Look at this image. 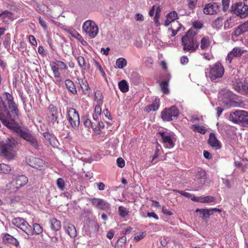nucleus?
<instances>
[{
  "label": "nucleus",
  "instance_id": "30",
  "mask_svg": "<svg viewBox=\"0 0 248 248\" xmlns=\"http://www.w3.org/2000/svg\"><path fill=\"white\" fill-rule=\"evenodd\" d=\"M58 113L51 114L47 113V117L48 118L49 123L52 126L55 127L59 124V121L58 120Z\"/></svg>",
  "mask_w": 248,
  "mask_h": 248
},
{
  "label": "nucleus",
  "instance_id": "20",
  "mask_svg": "<svg viewBox=\"0 0 248 248\" xmlns=\"http://www.w3.org/2000/svg\"><path fill=\"white\" fill-rule=\"evenodd\" d=\"M193 201L200 202V203H211L215 202L216 199L214 197L212 196H200L195 197L193 196L191 198Z\"/></svg>",
  "mask_w": 248,
  "mask_h": 248
},
{
  "label": "nucleus",
  "instance_id": "45",
  "mask_svg": "<svg viewBox=\"0 0 248 248\" xmlns=\"http://www.w3.org/2000/svg\"><path fill=\"white\" fill-rule=\"evenodd\" d=\"M57 186L61 190H63L65 188V182L62 178H59L57 180Z\"/></svg>",
  "mask_w": 248,
  "mask_h": 248
},
{
  "label": "nucleus",
  "instance_id": "53",
  "mask_svg": "<svg viewBox=\"0 0 248 248\" xmlns=\"http://www.w3.org/2000/svg\"><path fill=\"white\" fill-rule=\"evenodd\" d=\"M203 26V24L202 21H197L193 23V28H191V29H193L195 30V31H197L196 29H200L202 28Z\"/></svg>",
  "mask_w": 248,
  "mask_h": 248
},
{
  "label": "nucleus",
  "instance_id": "62",
  "mask_svg": "<svg viewBox=\"0 0 248 248\" xmlns=\"http://www.w3.org/2000/svg\"><path fill=\"white\" fill-rule=\"evenodd\" d=\"M29 39L30 42L33 45V46H36L37 45V42L36 40L33 35H30L29 36Z\"/></svg>",
  "mask_w": 248,
  "mask_h": 248
},
{
  "label": "nucleus",
  "instance_id": "49",
  "mask_svg": "<svg viewBox=\"0 0 248 248\" xmlns=\"http://www.w3.org/2000/svg\"><path fill=\"white\" fill-rule=\"evenodd\" d=\"M168 17V20L173 21L177 17V14L175 11L170 12L167 15V16Z\"/></svg>",
  "mask_w": 248,
  "mask_h": 248
},
{
  "label": "nucleus",
  "instance_id": "23",
  "mask_svg": "<svg viewBox=\"0 0 248 248\" xmlns=\"http://www.w3.org/2000/svg\"><path fill=\"white\" fill-rule=\"evenodd\" d=\"M31 231L28 232L27 234L28 235H32L33 234L39 235L43 232V228L38 223H34L33 224L32 227L30 225Z\"/></svg>",
  "mask_w": 248,
  "mask_h": 248
},
{
  "label": "nucleus",
  "instance_id": "39",
  "mask_svg": "<svg viewBox=\"0 0 248 248\" xmlns=\"http://www.w3.org/2000/svg\"><path fill=\"white\" fill-rule=\"evenodd\" d=\"M169 83L167 80L162 81L160 84V86L162 92L164 94H168L169 93V90L168 89Z\"/></svg>",
  "mask_w": 248,
  "mask_h": 248
},
{
  "label": "nucleus",
  "instance_id": "11",
  "mask_svg": "<svg viewBox=\"0 0 248 248\" xmlns=\"http://www.w3.org/2000/svg\"><path fill=\"white\" fill-rule=\"evenodd\" d=\"M90 201L92 205L98 209L106 212L110 209V204L103 199L94 198L91 199Z\"/></svg>",
  "mask_w": 248,
  "mask_h": 248
},
{
  "label": "nucleus",
  "instance_id": "9",
  "mask_svg": "<svg viewBox=\"0 0 248 248\" xmlns=\"http://www.w3.org/2000/svg\"><path fill=\"white\" fill-rule=\"evenodd\" d=\"M19 136L26 140L33 148L38 149L39 147L36 138L28 131L22 130L19 132Z\"/></svg>",
  "mask_w": 248,
  "mask_h": 248
},
{
  "label": "nucleus",
  "instance_id": "10",
  "mask_svg": "<svg viewBox=\"0 0 248 248\" xmlns=\"http://www.w3.org/2000/svg\"><path fill=\"white\" fill-rule=\"evenodd\" d=\"M17 144L16 140L14 138L10 137L8 138L5 143L2 146L1 149V153L5 156H8L10 154V151L16 147Z\"/></svg>",
  "mask_w": 248,
  "mask_h": 248
},
{
  "label": "nucleus",
  "instance_id": "28",
  "mask_svg": "<svg viewBox=\"0 0 248 248\" xmlns=\"http://www.w3.org/2000/svg\"><path fill=\"white\" fill-rule=\"evenodd\" d=\"M247 31H248V22H246L236 29L233 34L235 36H238Z\"/></svg>",
  "mask_w": 248,
  "mask_h": 248
},
{
  "label": "nucleus",
  "instance_id": "22",
  "mask_svg": "<svg viewBox=\"0 0 248 248\" xmlns=\"http://www.w3.org/2000/svg\"><path fill=\"white\" fill-rule=\"evenodd\" d=\"M14 14L8 10L0 13V20L4 23L8 24L10 20L13 19Z\"/></svg>",
  "mask_w": 248,
  "mask_h": 248
},
{
  "label": "nucleus",
  "instance_id": "60",
  "mask_svg": "<svg viewBox=\"0 0 248 248\" xmlns=\"http://www.w3.org/2000/svg\"><path fill=\"white\" fill-rule=\"evenodd\" d=\"M94 64L96 66V67L98 69V70L100 71L101 73L104 76L105 75V73L104 71L103 68H102L101 65L99 63V62L96 61H94Z\"/></svg>",
  "mask_w": 248,
  "mask_h": 248
},
{
  "label": "nucleus",
  "instance_id": "42",
  "mask_svg": "<svg viewBox=\"0 0 248 248\" xmlns=\"http://www.w3.org/2000/svg\"><path fill=\"white\" fill-rule=\"evenodd\" d=\"M11 42V34L10 33L6 34L4 39L3 42V44L6 48H8L10 46Z\"/></svg>",
  "mask_w": 248,
  "mask_h": 248
},
{
  "label": "nucleus",
  "instance_id": "32",
  "mask_svg": "<svg viewBox=\"0 0 248 248\" xmlns=\"http://www.w3.org/2000/svg\"><path fill=\"white\" fill-rule=\"evenodd\" d=\"M118 87L123 93H126L129 90V85L125 80H122L118 83Z\"/></svg>",
  "mask_w": 248,
  "mask_h": 248
},
{
  "label": "nucleus",
  "instance_id": "6",
  "mask_svg": "<svg viewBox=\"0 0 248 248\" xmlns=\"http://www.w3.org/2000/svg\"><path fill=\"white\" fill-rule=\"evenodd\" d=\"M67 119L74 129H78L79 125V116L78 112L74 108H69L67 111Z\"/></svg>",
  "mask_w": 248,
  "mask_h": 248
},
{
  "label": "nucleus",
  "instance_id": "54",
  "mask_svg": "<svg viewBox=\"0 0 248 248\" xmlns=\"http://www.w3.org/2000/svg\"><path fill=\"white\" fill-rule=\"evenodd\" d=\"M52 71H53V74L60 72L59 70V68L56 65V64L54 62H52L50 64Z\"/></svg>",
  "mask_w": 248,
  "mask_h": 248
},
{
  "label": "nucleus",
  "instance_id": "1",
  "mask_svg": "<svg viewBox=\"0 0 248 248\" xmlns=\"http://www.w3.org/2000/svg\"><path fill=\"white\" fill-rule=\"evenodd\" d=\"M198 32L193 29H190L182 37V45L183 50L190 52L195 51L199 47L197 41Z\"/></svg>",
  "mask_w": 248,
  "mask_h": 248
},
{
  "label": "nucleus",
  "instance_id": "12",
  "mask_svg": "<svg viewBox=\"0 0 248 248\" xmlns=\"http://www.w3.org/2000/svg\"><path fill=\"white\" fill-rule=\"evenodd\" d=\"M220 94L222 95V102L227 107H232L235 106L234 101V94L230 91L226 89L222 90Z\"/></svg>",
  "mask_w": 248,
  "mask_h": 248
},
{
  "label": "nucleus",
  "instance_id": "31",
  "mask_svg": "<svg viewBox=\"0 0 248 248\" xmlns=\"http://www.w3.org/2000/svg\"><path fill=\"white\" fill-rule=\"evenodd\" d=\"M49 222L51 224V228L53 231H57L61 228V221L56 218H52Z\"/></svg>",
  "mask_w": 248,
  "mask_h": 248
},
{
  "label": "nucleus",
  "instance_id": "37",
  "mask_svg": "<svg viewBox=\"0 0 248 248\" xmlns=\"http://www.w3.org/2000/svg\"><path fill=\"white\" fill-rule=\"evenodd\" d=\"M94 97L97 101V104L102 105L103 102V96L100 91L97 90L95 92Z\"/></svg>",
  "mask_w": 248,
  "mask_h": 248
},
{
  "label": "nucleus",
  "instance_id": "34",
  "mask_svg": "<svg viewBox=\"0 0 248 248\" xmlns=\"http://www.w3.org/2000/svg\"><path fill=\"white\" fill-rule=\"evenodd\" d=\"M80 87L85 94L90 93V87L87 81L85 80L82 79L79 82Z\"/></svg>",
  "mask_w": 248,
  "mask_h": 248
},
{
  "label": "nucleus",
  "instance_id": "16",
  "mask_svg": "<svg viewBox=\"0 0 248 248\" xmlns=\"http://www.w3.org/2000/svg\"><path fill=\"white\" fill-rule=\"evenodd\" d=\"M26 162L30 166L39 170L44 168V161L39 158L31 156L26 159Z\"/></svg>",
  "mask_w": 248,
  "mask_h": 248
},
{
  "label": "nucleus",
  "instance_id": "36",
  "mask_svg": "<svg viewBox=\"0 0 248 248\" xmlns=\"http://www.w3.org/2000/svg\"><path fill=\"white\" fill-rule=\"evenodd\" d=\"M131 80L135 85H138L142 81L141 77L136 73L131 75Z\"/></svg>",
  "mask_w": 248,
  "mask_h": 248
},
{
  "label": "nucleus",
  "instance_id": "3",
  "mask_svg": "<svg viewBox=\"0 0 248 248\" xmlns=\"http://www.w3.org/2000/svg\"><path fill=\"white\" fill-rule=\"evenodd\" d=\"M82 28L91 38H95L98 33V27L96 24L93 20L85 21L83 24Z\"/></svg>",
  "mask_w": 248,
  "mask_h": 248
},
{
  "label": "nucleus",
  "instance_id": "64",
  "mask_svg": "<svg viewBox=\"0 0 248 248\" xmlns=\"http://www.w3.org/2000/svg\"><path fill=\"white\" fill-rule=\"evenodd\" d=\"M162 212L164 214L169 216L173 214L171 211L169 210L165 206H163L162 207Z\"/></svg>",
  "mask_w": 248,
  "mask_h": 248
},
{
  "label": "nucleus",
  "instance_id": "46",
  "mask_svg": "<svg viewBox=\"0 0 248 248\" xmlns=\"http://www.w3.org/2000/svg\"><path fill=\"white\" fill-rule=\"evenodd\" d=\"M54 62L56 64V65L58 67L60 70H64L67 69L66 64L61 61H57Z\"/></svg>",
  "mask_w": 248,
  "mask_h": 248
},
{
  "label": "nucleus",
  "instance_id": "33",
  "mask_svg": "<svg viewBox=\"0 0 248 248\" xmlns=\"http://www.w3.org/2000/svg\"><path fill=\"white\" fill-rule=\"evenodd\" d=\"M210 45V41L208 37H204L201 40V48L202 50H207Z\"/></svg>",
  "mask_w": 248,
  "mask_h": 248
},
{
  "label": "nucleus",
  "instance_id": "29",
  "mask_svg": "<svg viewBox=\"0 0 248 248\" xmlns=\"http://www.w3.org/2000/svg\"><path fill=\"white\" fill-rule=\"evenodd\" d=\"M65 85L68 90L74 94H77V91L74 82L70 79H66Z\"/></svg>",
  "mask_w": 248,
  "mask_h": 248
},
{
  "label": "nucleus",
  "instance_id": "59",
  "mask_svg": "<svg viewBox=\"0 0 248 248\" xmlns=\"http://www.w3.org/2000/svg\"><path fill=\"white\" fill-rule=\"evenodd\" d=\"M101 105H99V104H97V105H96L95 107V109H94L95 114H97L99 116L101 115V112H102V109H101Z\"/></svg>",
  "mask_w": 248,
  "mask_h": 248
},
{
  "label": "nucleus",
  "instance_id": "5",
  "mask_svg": "<svg viewBox=\"0 0 248 248\" xmlns=\"http://www.w3.org/2000/svg\"><path fill=\"white\" fill-rule=\"evenodd\" d=\"M7 101H4L3 103L0 106V120H1L2 123H5V121L11 122L14 121L16 117H17V116H15L13 113V116L11 115L8 109ZM12 113H13L11 111Z\"/></svg>",
  "mask_w": 248,
  "mask_h": 248
},
{
  "label": "nucleus",
  "instance_id": "13",
  "mask_svg": "<svg viewBox=\"0 0 248 248\" xmlns=\"http://www.w3.org/2000/svg\"><path fill=\"white\" fill-rule=\"evenodd\" d=\"M12 223L16 227L22 230L26 234L31 231L30 225L23 218L15 217L12 219Z\"/></svg>",
  "mask_w": 248,
  "mask_h": 248
},
{
  "label": "nucleus",
  "instance_id": "24",
  "mask_svg": "<svg viewBox=\"0 0 248 248\" xmlns=\"http://www.w3.org/2000/svg\"><path fill=\"white\" fill-rule=\"evenodd\" d=\"M7 127L15 131L18 135H19V132L22 131V129L18 124L15 123V120L11 122L5 121V123H2Z\"/></svg>",
  "mask_w": 248,
  "mask_h": 248
},
{
  "label": "nucleus",
  "instance_id": "25",
  "mask_svg": "<svg viewBox=\"0 0 248 248\" xmlns=\"http://www.w3.org/2000/svg\"><path fill=\"white\" fill-rule=\"evenodd\" d=\"M237 24V16H232L229 17L224 23V29L227 30L232 28Z\"/></svg>",
  "mask_w": 248,
  "mask_h": 248
},
{
  "label": "nucleus",
  "instance_id": "27",
  "mask_svg": "<svg viewBox=\"0 0 248 248\" xmlns=\"http://www.w3.org/2000/svg\"><path fill=\"white\" fill-rule=\"evenodd\" d=\"M77 60L78 64V66L81 69L82 72L87 71L90 69L89 64H87L85 62L84 58L81 56H79L77 57Z\"/></svg>",
  "mask_w": 248,
  "mask_h": 248
},
{
  "label": "nucleus",
  "instance_id": "19",
  "mask_svg": "<svg viewBox=\"0 0 248 248\" xmlns=\"http://www.w3.org/2000/svg\"><path fill=\"white\" fill-rule=\"evenodd\" d=\"M207 142L212 148L216 150H219L222 147L221 142L217 140L214 133H211L209 134Z\"/></svg>",
  "mask_w": 248,
  "mask_h": 248
},
{
  "label": "nucleus",
  "instance_id": "52",
  "mask_svg": "<svg viewBox=\"0 0 248 248\" xmlns=\"http://www.w3.org/2000/svg\"><path fill=\"white\" fill-rule=\"evenodd\" d=\"M48 113L56 114L58 113V109L56 107L53 105L51 104L49 106L48 108Z\"/></svg>",
  "mask_w": 248,
  "mask_h": 248
},
{
  "label": "nucleus",
  "instance_id": "56",
  "mask_svg": "<svg viewBox=\"0 0 248 248\" xmlns=\"http://www.w3.org/2000/svg\"><path fill=\"white\" fill-rule=\"evenodd\" d=\"M176 24L178 26V28L176 30L173 29L172 27H171V31H172V34H171V36L172 37H173V36H175L176 35L178 31L180 29V28H181V27L182 26V25L179 24L177 22H176Z\"/></svg>",
  "mask_w": 248,
  "mask_h": 248
},
{
  "label": "nucleus",
  "instance_id": "26",
  "mask_svg": "<svg viewBox=\"0 0 248 248\" xmlns=\"http://www.w3.org/2000/svg\"><path fill=\"white\" fill-rule=\"evenodd\" d=\"M64 228L71 238H74L77 236V230L74 225L71 223H66L64 224Z\"/></svg>",
  "mask_w": 248,
  "mask_h": 248
},
{
  "label": "nucleus",
  "instance_id": "2",
  "mask_svg": "<svg viewBox=\"0 0 248 248\" xmlns=\"http://www.w3.org/2000/svg\"><path fill=\"white\" fill-rule=\"evenodd\" d=\"M206 76L214 82H218L224 73V68L219 62L209 66V71L206 72Z\"/></svg>",
  "mask_w": 248,
  "mask_h": 248
},
{
  "label": "nucleus",
  "instance_id": "4",
  "mask_svg": "<svg viewBox=\"0 0 248 248\" xmlns=\"http://www.w3.org/2000/svg\"><path fill=\"white\" fill-rule=\"evenodd\" d=\"M231 11L235 16L244 18L248 16V6L242 2L235 3L231 6Z\"/></svg>",
  "mask_w": 248,
  "mask_h": 248
},
{
  "label": "nucleus",
  "instance_id": "48",
  "mask_svg": "<svg viewBox=\"0 0 248 248\" xmlns=\"http://www.w3.org/2000/svg\"><path fill=\"white\" fill-rule=\"evenodd\" d=\"M230 0H222V7L221 9L223 12H226L229 8Z\"/></svg>",
  "mask_w": 248,
  "mask_h": 248
},
{
  "label": "nucleus",
  "instance_id": "44",
  "mask_svg": "<svg viewBox=\"0 0 248 248\" xmlns=\"http://www.w3.org/2000/svg\"><path fill=\"white\" fill-rule=\"evenodd\" d=\"M231 51L235 57H240L244 52L239 47H235Z\"/></svg>",
  "mask_w": 248,
  "mask_h": 248
},
{
  "label": "nucleus",
  "instance_id": "18",
  "mask_svg": "<svg viewBox=\"0 0 248 248\" xmlns=\"http://www.w3.org/2000/svg\"><path fill=\"white\" fill-rule=\"evenodd\" d=\"M28 182V178L25 175H21L16 177L12 180L11 185L16 190L26 185Z\"/></svg>",
  "mask_w": 248,
  "mask_h": 248
},
{
  "label": "nucleus",
  "instance_id": "17",
  "mask_svg": "<svg viewBox=\"0 0 248 248\" xmlns=\"http://www.w3.org/2000/svg\"><path fill=\"white\" fill-rule=\"evenodd\" d=\"M221 10V7L218 3H209L205 5L203 12L207 15H214L218 13Z\"/></svg>",
  "mask_w": 248,
  "mask_h": 248
},
{
  "label": "nucleus",
  "instance_id": "61",
  "mask_svg": "<svg viewBox=\"0 0 248 248\" xmlns=\"http://www.w3.org/2000/svg\"><path fill=\"white\" fill-rule=\"evenodd\" d=\"M178 193L180 194L181 195L184 196L185 197L188 198H193V195L190 194L189 193L185 192L183 191H178Z\"/></svg>",
  "mask_w": 248,
  "mask_h": 248
},
{
  "label": "nucleus",
  "instance_id": "58",
  "mask_svg": "<svg viewBox=\"0 0 248 248\" xmlns=\"http://www.w3.org/2000/svg\"><path fill=\"white\" fill-rule=\"evenodd\" d=\"M146 235V233L145 232H140V233L139 234H136L135 235V237H134V239L138 241H140V240H141L142 239H143Z\"/></svg>",
  "mask_w": 248,
  "mask_h": 248
},
{
  "label": "nucleus",
  "instance_id": "43",
  "mask_svg": "<svg viewBox=\"0 0 248 248\" xmlns=\"http://www.w3.org/2000/svg\"><path fill=\"white\" fill-rule=\"evenodd\" d=\"M54 78H55L53 80L54 82L58 85H60L62 82V77L60 73L59 72V73L54 74Z\"/></svg>",
  "mask_w": 248,
  "mask_h": 248
},
{
  "label": "nucleus",
  "instance_id": "55",
  "mask_svg": "<svg viewBox=\"0 0 248 248\" xmlns=\"http://www.w3.org/2000/svg\"><path fill=\"white\" fill-rule=\"evenodd\" d=\"M194 126L195 127V129H196L197 131L202 134H204L206 132V129L203 126H200L199 125H194Z\"/></svg>",
  "mask_w": 248,
  "mask_h": 248
},
{
  "label": "nucleus",
  "instance_id": "51",
  "mask_svg": "<svg viewBox=\"0 0 248 248\" xmlns=\"http://www.w3.org/2000/svg\"><path fill=\"white\" fill-rule=\"evenodd\" d=\"M0 171L5 173H9L11 170L10 167L6 164H3L2 165L0 164Z\"/></svg>",
  "mask_w": 248,
  "mask_h": 248
},
{
  "label": "nucleus",
  "instance_id": "35",
  "mask_svg": "<svg viewBox=\"0 0 248 248\" xmlns=\"http://www.w3.org/2000/svg\"><path fill=\"white\" fill-rule=\"evenodd\" d=\"M127 64L126 60L123 58H120L116 60V66L120 69H122Z\"/></svg>",
  "mask_w": 248,
  "mask_h": 248
},
{
  "label": "nucleus",
  "instance_id": "41",
  "mask_svg": "<svg viewBox=\"0 0 248 248\" xmlns=\"http://www.w3.org/2000/svg\"><path fill=\"white\" fill-rule=\"evenodd\" d=\"M129 211L124 206H120L119 207V214L123 217H125L128 215Z\"/></svg>",
  "mask_w": 248,
  "mask_h": 248
},
{
  "label": "nucleus",
  "instance_id": "63",
  "mask_svg": "<svg viewBox=\"0 0 248 248\" xmlns=\"http://www.w3.org/2000/svg\"><path fill=\"white\" fill-rule=\"evenodd\" d=\"M39 22L40 24V25L42 26V27L44 28V29H47V25L45 21L40 16L39 17Z\"/></svg>",
  "mask_w": 248,
  "mask_h": 248
},
{
  "label": "nucleus",
  "instance_id": "8",
  "mask_svg": "<svg viewBox=\"0 0 248 248\" xmlns=\"http://www.w3.org/2000/svg\"><path fill=\"white\" fill-rule=\"evenodd\" d=\"M232 78V82L234 89L241 93L248 95V83H243L239 76Z\"/></svg>",
  "mask_w": 248,
  "mask_h": 248
},
{
  "label": "nucleus",
  "instance_id": "50",
  "mask_svg": "<svg viewBox=\"0 0 248 248\" xmlns=\"http://www.w3.org/2000/svg\"><path fill=\"white\" fill-rule=\"evenodd\" d=\"M196 178L198 179H205L206 178V172L202 170L198 171L196 174Z\"/></svg>",
  "mask_w": 248,
  "mask_h": 248
},
{
  "label": "nucleus",
  "instance_id": "7",
  "mask_svg": "<svg viewBox=\"0 0 248 248\" xmlns=\"http://www.w3.org/2000/svg\"><path fill=\"white\" fill-rule=\"evenodd\" d=\"M179 114L178 109L175 106L165 109L161 114V118L164 121H170L173 118L177 117Z\"/></svg>",
  "mask_w": 248,
  "mask_h": 248
},
{
  "label": "nucleus",
  "instance_id": "15",
  "mask_svg": "<svg viewBox=\"0 0 248 248\" xmlns=\"http://www.w3.org/2000/svg\"><path fill=\"white\" fill-rule=\"evenodd\" d=\"M247 111L242 110H235L230 114L229 119L234 123H242Z\"/></svg>",
  "mask_w": 248,
  "mask_h": 248
},
{
  "label": "nucleus",
  "instance_id": "40",
  "mask_svg": "<svg viewBox=\"0 0 248 248\" xmlns=\"http://www.w3.org/2000/svg\"><path fill=\"white\" fill-rule=\"evenodd\" d=\"M159 104L155 100L154 102L151 105L147 106L146 108V110L148 112H150L151 111H155L159 108Z\"/></svg>",
  "mask_w": 248,
  "mask_h": 248
},
{
  "label": "nucleus",
  "instance_id": "14",
  "mask_svg": "<svg viewBox=\"0 0 248 248\" xmlns=\"http://www.w3.org/2000/svg\"><path fill=\"white\" fill-rule=\"evenodd\" d=\"M157 134L161 137L162 142L166 147L171 148L174 147V142L173 140L172 136L170 133L165 131H159L157 132Z\"/></svg>",
  "mask_w": 248,
  "mask_h": 248
},
{
  "label": "nucleus",
  "instance_id": "57",
  "mask_svg": "<svg viewBox=\"0 0 248 248\" xmlns=\"http://www.w3.org/2000/svg\"><path fill=\"white\" fill-rule=\"evenodd\" d=\"M117 165L122 168L125 165L124 160L121 157H119L117 159Z\"/></svg>",
  "mask_w": 248,
  "mask_h": 248
},
{
  "label": "nucleus",
  "instance_id": "21",
  "mask_svg": "<svg viewBox=\"0 0 248 248\" xmlns=\"http://www.w3.org/2000/svg\"><path fill=\"white\" fill-rule=\"evenodd\" d=\"M2 240L5 244H11L16 247L19 246V242L17 239L8 233L3 234Z\"/></svg>",
  "mask_w": 248,
  "mask_h": 248
},
{
  "label": "nucleus",
  "instance_id": "38",
  "mask_svg": "<svg viewBox=\"0 0 248 248\" xmlns=\"http://www.w3.org/2000/svg\"><path fill=\"white\" fill-rule=\"evenodd\" d=\"M223 18L222 16L217 18L213 22L212 26L214 28L216 29H219L222 27L223 24Z\"/></svg>",
  "mask_w": 248,
  "mask_h": 248
},
{
  "label": "nucleus",
  "instance_id": "47",
  "mask_svg": "<svg viewBox=\"0 0 248 248\" xmlns=\"http://www.w3.org/2000/svg\"><path fill=\"white\" fill-rule=\"evenodd\" d=\"M198 0H186L187 5L190 10H193L196 6Z\"/></svg>",
  "mask_w": 248,
  "mask_h": 248
}]
</instances>
